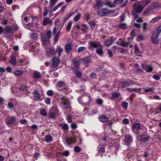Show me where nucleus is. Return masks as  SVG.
I'll return each mask as SVG.
<instances>
[{"mask_svg":"<svg viewBox=\"0 0 161 161\" xmlns=\"http://www.w3.org/2000/svg\"><path fill=\"white\" fill-rule=\"evenodd\" d=\"M161 32V25L159 26L157 29L156 31L154 32L155 33H157L158 35H159V34Z\"/></svg>","mask_w":161,"mask_h":161,"instance_id":"nucleus-60","label":"nucleus"},{"mask_svg":"<svg viewBox=\"0 0 161 161\" xmlns=\"http://www.w3.org/2000/svg\"><path fill=\"white\" fill-rule=\"evenodd\" d=\"M72 25V22L71 21L69 22L66 28V31L67 32H69L70 31Z\"/></svg>","mask_w":161,"mask_h":161,"instance_id":"nucleus-40","label":"nucleus"},{"mask_svg":"<svg viewBox=\"0 0 161 161\" xmlns=\"http://www.w3.org/2000/svg\"><path fill=\"white\" fill-rule=\"evenodd\" d=\"M121 105L124 108L126 109L128 108V103L124 101L122 102Z\"/></svg>","mask_w":161,"mask_h":161,"instance_id":"nucleus-46","label":"nucleus"},{"mask_svg":"<svg viewBox=\"0 0 161 161\" xmlns=\"http://www.w3.org/2000/svg\"><path fill=\"white\" fill-rule=\"evenodd\" d=\"M47 37L48 39L51 38L52 36V32L50 31H48L46 33V34L45 35Z\"/></svg>","mask_w":161,"mask_h":161,"instance_id":"nucleus-63","label":"nucleus"},{"mask_svg":"<svg viewBox=\"0 0 161 161\" xmlns=\"http://www.w3.org/2000/svg\"><path fill=\"white\" fill-rule=\"evenodd\" d=\"M40 113L41 115L43 116H45L47 114V111L45 109L43 108L40 110Z\"/></svg>","mask_w":161,"mask_h":161,"instance_id":"nucleus-39","label":"nucleus"},{"mask_svg":"<svg viewBox=\"0 0 161 161\" xmlns=\"http://www.w3.org/2000/svg\"><path fill=\"white\" fill-rule=\"evenodd\" d=\"M41 74L38 71H35L34 73V77L38 79L40 77Z\"/></svg>","mask_w":161,"mask_h":161,"instance_id":"nucleus-38","label":"nucleus"},{"mask_svg":"<svg viewBox=\"0 0 161 161\" xmlns=\"http://www.w3.org/2000/svg\"><path fill=\"white\" fill-rule=\"evenodd\" d=\"M81 15L80 14H78L74 18V20L75 21H78L80 19Z\"/></svg>","mask_w":161,"mask_h":161,"instance_id":"nucleus-57","label":"nucleus"},{"mask_svg":"<svg viewBox=\"0 0 161 161\" xmlns=\"http://www.w3.org/2000/svg\"><path fill=\"white\" fill-rule=\"evenodd\" d=\"M135 29H133L131 31L130 35L132 36V37H131V40H132L133 39V37L136 35L135 32Z\"/></svg>","mask_w":161,"mask_h":161,"instance_id":"nucleus-62","label":"nucleus"},{"mask_svg":"<svg viewBox=\"0 0 161 161\" xmlns=\"http://www.w3.org/2000/svg\"><path fill=\"white\" fill-rule=\"evenodd\" d=\"M52 66L49 72L54 71L58 69V67L60 61L58 58L54 57L52 60Z\"/></svg>","mask_w":161,"mask_h":161,"instance_id":"nucleus-2","label":"nucleus"},{"mask_svg":"<svg viewBox=\"0 0 161 161\" xmlns=\"http://www.w3.org/2000/svg\"><path fill=\"white\" fill-rule=\"evenodd\" d=\"M133 82L131 80H129L127 81H125L121 83V87L123 88H125V87L131 86Z\"/></svg>","mask_w":161,"mask_h":161,"instance_id":"nucleus-11","label":"nucleus"},{"mask_svg":"<svg viewBox=\"0 0 161 161\" xmlns=\"http://www.w3.org/2000/svg\"><path fill=\"white\" fill-rule=\"evenodd\" d=\"M158 35L157 33H154L152 36L151 37V41L154 44H156L158 42Z\"/></svg>","mask_w":161,"mask_h":161,"instance_id":"nucleus-12","label":"nucleus"},{"mask_svg":"<svg viewBox=\"0 0 161 161\" xmlns=\"http://www.w3.org/2000/svg\"><path fill=\"white\" fill-rule=\"evenodd\" d=\"M46 52L47 55L49 56L54 55L55 53L54 49L53 48L47 49Z\"/></svg>","mask_w":161,"mask_h":161,"instance_id":"nucleus-14","label":"nucleus"},{"mask_svg":"<svg viewBox=\"0 0 161 161\" xmlns=\"http://www.w3.org/2000/svg\"><path fill=\"white\" fill-rule=\"evenodd\" d=\"M91 100V95L87 93H84L78 98L79 102L83 105L88 104Z\"/></svg>","mask_w":161,"mask_h":161,"instance_id":"nucleus-1","label":"nucleus"},{"mask_svg":"<svg viewBox=\"0 0 161 161\" xmlns=\"http://www.w3.org/2000/svg\"><path fill=\"white\" fill-rule=\"evenodd\" d=\"M161 19V17H155L153 18L150 21V22L151 23H154L155 22H157L159 20Z\"/></svg>","mask_w":161,"mask_h":161,"instance_id":"nucleus-42","label":"nucleus"},{"mask_svg":"<svg viewBox=\"0 0 161 161\" xmlns=\"http://www.w3.org/2000/svg\"><path fill=\"white\" fill-rule=\"evenodd\" d=\"M65 50L68 53L72 49V44L70 43L66 44L64 46Z\"/></svg>","mask_w":161,"mask_h":161,"instance_id":"nucleus-23","label":"nucleus"},{"mask_svg":"<svg viewBox=\"0 0 161 161\" xmlns=\"http://www.w3.org/2000/svg\"><path fill=\"white\" fill-rule=\"evenodd\" d=\"M85 49L86 48L84 47H80L78 50L77 52L78 53H80L83 52Z\"/></svg>","mask_w":161,"mask_h":161,"instance_id":"nucleus-64","label":"nucleus"},{"mask_svg":"<svg viewBox=\"0 0 161 161\" xmlns=\"http://www.w3.org/2000/svg\"><path fill=\"white\" fill-rule=\"evenodd\" d=\"M140 125L139 123H134L132 126V129L133 130L137 131L140 129Z\"/></svg>","mask_w":161,"mask_h":161,"instance_id":"nucleus-15","label":"nucleus"},{"mask_svg":"<svg viewBox=\"0 0 161 161\" xmlns=\"http://www.w3.org/2000/svg\"><path fill=\"white\" fill-rule=\"evenodd\" d=\"M88 30V28L86 25H83L82 26L81 30L85 32H86Z\"/></svg>","mask_w":161,"mask_h":161,"instance_id":"nucleus-49","label":"nucleus"},{"mask_svg":"<svg viewBox=\"0 0 161 161\" xmlns=\"http://www.w3.org/2000/svg\"><path fill=\"white\" fill-rule=\"evenodd\" d=\"M150 136H142L141 137V140L145 142L149 140Z\"/></svg>","mask_w":161,"mask_h":161,"instance_id":"nucleus-41","label":"nucleus"},{"mask_svg":"<svg viewBox=\"0 0 161 161\" xmlns=\"http://www.w3.org/2000/svg\"><path fill=\"white\" fill-rule=\"evenodd\" d=\"M81 61H83L84 64L86 66H87V65L89 64L91 62L90 58L88 57L82 59L81 60Z\"/></svg>","mask_w":161,"mask_h":161,"instance_id":"nucleus-27","label":"nucleus"},{"mask_svg":"<svg viewBox=\"0 0 161 161\" xmlns=\"http://www.w3.org/2000/svg\"><path fill=\"white\" fill-rule=\"evenodd\" d=\"M16 118L14 116H11L8 117L6 120V124L8 125L13 124L15 121Z\"/></svg>","mask_w":161,"mask_h":161,"instance_id":"nucleus-10","label":"nucleus"},{"mask_svg":"<svg viewBox=\"0 0 161 161\" xmlns=\"http://www.w3.org/2000/svg\"><path fill=\"white\" fill-rule=\"evenodd\" d=\"M44 140L47 143H50L53 141V139L50 135H47L45 136Z\"/></svg>","mask_w":161,"mask_h":161,"instance_id":"nucleus-29","label":"nucleus"},{"mask_svg":"<svg viewBox=\"0 0 161 161\" xmlns=\"http://www.w3.org/2000/svg\"><path fill=\"white\" fill-rule=\"evenodd\" d=\"M119 26L121 29L122 30L125 29L127 27V25L125 23H121L119 25Z\"/></svg>","mask_w":161,"mask_h":161,"instance_id":"nucleus-43","label":"nucleus"},{"mask_svg":"<svg viewBox=\"0 0 161 161\" xmlns=\"http://www.w3.org/2000/svg\"><path fill=\"white\" fill-rule=\"evenodd\" d=\"M96 3L94 6V8L97 7L98 8L100 9L102 7L104 4V3L100 0H96Z\"/></svg>","mask_w":161,"mask_h":161,"instance_id":"nucleus-13","label":"nucleus"},{"mask_svg":"<svg viewBox=\"0 0 161 161\" xmlns=\"http://www.w3.org/2000/svg\"><path fill=\"white\" fill-rule=\"evenodd\" d=\"M98 119L102 122H106L108 120V118L104 115L100 116Z\"/></svg>","mask_w":161,"mask_h":161,"instance_id":"nucleus-24","label":"nucleus"},{"mask_svg":"<svg viewBox=\"0 0 161 161\" xmlns=\"http://www.w3.org/2000/svg\"><path fill=\"white\" fill-rule=\"evenodd\" d=\"M140 90V89L139 88H127L126 89V91H128L129 92H138Z\"/></svg>","mask_w":161,"mask_h":161,"instance_id":"nucleus-35","label":"nucleus"},{"mask_svg":"<svg viewBox=\"0 0 161 161\" xmlns=\"http://www.w3.org/2000/svg\"><path fill=\"white\" fill-rule=\"evenodd\" d=\"M58 110L55 108H52L49 112V117L51 119H54L58 115Z\"/></svg>","mask_w":161,"mask_h":161,"instance_id":"nucleus-4","label":"nucleus"},{"mask_svg":"<svg viewBox=\"0 0 161 161\" xmlns=\"http://www.w3.org/2000/svg\"><path fill=\"white\" fill-rule=\"evenodd\" d=\"M123 2V0H114V3L117 4H121Z\"/></svg>","mask_w":161,"mask_h":161,"instance_id":"nucleus-59","label":"nucleus"},{"mask_svg":"<svg viewBox=\"0 0 161 161\" xmlns=\"http://www.w3.org/2000/svg\"><path fill=\"white\" fill-rule=\"evenodd\" d=\"M105 5L110 8L114 7V5L111 3L110 2H107L105 4Z\"/></svg>","mask_w":161,"mask_h":161,"instance_id":"nucleus-47","label":"nucleus"},{"mask_svg":"<svg viewBox=\"0 0 161 161\" xmlns=\"http://www.w3.org/2000/svg\"><path fill=\"white\" fill-rule=\"evenodd\" d=\"M59 127H60L61 129L65 131L67 130L68 129V125L66 124L63 123L59 124Z\"/></svg>","mask_w":161,"mask_h":161,"instance_id":"nucleus-26","label":"nucleus"},{"mask_svg":"<svg viewBox=\"0 0 161 161\" xmlns=\"http://www.w3.org/2000/svg\"><path fill=\"white\" fill-rule=\"evenodd\" d=\"M120 95L119 93L115 92L112 94V98H115L119 97Z\"/></svg>","mask_w":161,"mask_h":161,"instance_id":"nucleus-58","label":"nucleus"},{"mask_svg":"<svg viewBox=\"0 0 161 161\" xmlns=\"http://www.w3.org/2000/svg\"><path fill=\"white\" fill-rule=\"evenodd\" d=\"M61 28H62V27H61L60 28V29H59V31L56 34V35H55L54 38L55 41H56V42L57 41L58 39V37H59V32H60V31L61 29Z\"/></svg>","mask_w":161,"mask_h":161,"instance_id":"nucleus-50","label":"nucleus"},{"mask_svg":"<svg viewBox=\"0 0 161 161\" xmlns=\"http://www.w3.org/2000/svg\"><path fill=\"white\" fill-rule=\"evenodd\" d=\"M24 73L23 71L17 70L14 72V74L17 76H20L22 75Z\"/></svg>","mask_w":161,"mask_h":161,"instance_id":"nucleus-37","label":"nucleus"},{"mask_svg":"<svg viewBox=\"0 0 161 161\" xmlns=\"http://www.w3.org/2000/svg\"><path fill=\"white\" fill-rule=\"evenodd\" d=\"M5 31L6 33H13V28L11 26H7L5 28Z\"/></svg>","mask_w":161,"mask_h":161,"instance_id":"nucleus-30","label":"nucleus"},{"mask_svg":"<svg viewBox=\"0 0 161 161\" xmlns=\"http://www.w3.org/2000/svg\"><path fill=\"white\" fill-rule=\"evenodd\" d=\"M51 23V21L47 17L44 18L42 22L43 25L45 26L47 24H50Z\"/></svg>","mask_w":161,"mask_h":161,"instance_id":"nucleus-20","label":"nucleus"},{"mask_svg":"<svg viewBox=\"0 0 161 161\" xmlns=\"http://www.w3.org/2000/svg\"><path fill=\"white\" fill-rule=\"evenodd\" d=\"M57 86L59 90H61L65 93L66 92L65 90L66 89L67 86L66 84L63 81H59L57 83Z\"/></svg>","mask_w":161,"mask_h":161,"instance_id":"nucleus-6","label":"nucleus"},{"mask_svg":"<svg viewBox=\"0 0 161 161\" xmlns=\"http://www.w3.org/2000/svg\"><path fill=\"white\" fill-rule=\"evenodd\" d=\"M63 2L59 3L56 6L54 7L53 9V10H57L59 9V8L63 5Z\"/></svg>","mask_w":161,"mask_h":161,"instance_id":"nucleus-44","label":"nucleus"},{"mask_svg":"<svg viewBox=\"0 0 161 161\" xmlns=\"http://www.w3.org/2000/svg\"><path fill=\"white\" fill-rule=\"evenodd\" d=\"M151 2L150 0H145L144 1H143L142 2V4L144 5V7H145L148 4L150 3Z\"/></svg>","mask_w":161,"mask_h":161,"instance_id":"nucleus-45","label":"nucleus"},{"mask_svg":"<svg viewBox=\"0 0 161 161\" xmlns=\"http://www.w3.org/2000/svg\"><path fill=\"white\" fill-rule=\"evenodd\" d=\"M142 11H133L132 12V15L135 19H137L139 16V14Z\"/></svg>","mask_w":161,"mask_h":161,"instance_id":"nucleus-18","label":"nucleus"},{"mask_svg":"<svg viewBox=\"0 0 161 161\" xmlns=\"http://www.w3.org/2000/svg\"><path fill=\"white\" fill-rule=\"evenodd\" d=\"M58 0H50L48 6L49 9L51 10Z\"/></svg>","mask_w":161,"mask_h":161,"instance_id":"nucleus-31","label":"nucleus"},{"mask_svg":"<svg viewBox=\"0 0 161 161\" xmlns=\"http://www.w3.org/2000/svg\"><path fill=\"white\" fill-rule=\"evenodd\" d=\"M65 142L67 143V144L68 145H70L75 143L76 141L70 138H67L65 140Z\"/></svg>","mask_w":161,"mask_h":161,"instance_id":"nucleus-25","label":"nucleus"},{"mask_svg":"<svg viewBox=\"0 0 161 161\" xmlns=\"http://www.w3.org/2000/svg\"><path fill=\"white\" fill-rule=\"evenodd\" d=\"M60 154L62 156H64L67 157L69 155V152L68 151H66L64 152L61 153Z\"/></svg>","mask_w":161,"mask_h":161,"instance_id":"nucleus-55","label":"nucleus"},{"mask_svg":"<svg viewBox=\"0 0 161 161\" xmlns=\"http://www.w3.org/2000/svg\"><path fill=\"white\" fill-rule=\"evenodd\" d=\"M116 39V38H114V37L112 36L105 42L104 44L106 46H110L113 43Z\"/></svg>","mask_w":161,"mask_h":161,"instance_id":"nucleus-9","label":"nucleus"},{"mask_svg":"<svg viewBox=\"0 0 161 161\" xmlns=\"http://www.w3.org/2000/svg\"><path fill=\"white\" fill-rule=\"evenodd\" d=\"M97 12L98 15L103 16L111 15L114 13V11H97Z\"/></svg>","mask_w":161,"mask_h":161,"instance_id":"nucleus-7","label":"nucleus"},{"mask_svg":"<svg viewBox=\"0 0 161 161\" xmlns=\"http://www.w3.org/2000/svg\"><path fill=\"white\" fill-rule=\"evenodd\" d=\"M89 24L91 26V28L92 29H93L94 27L96 25V23L94 21H91L89 22Z\"/></svg>","mask_w":161,"mask_h":161,"instance_id":"nucleus-48","label":"nucleus"},{"mask_svg":"<svg viewBox=\"0 0 161 161\" xmlns=\"http://www.w3.org/2000/svg\"><path fill=\"white\" fill-rule=\"evenodd\" d=\"M30 37L33 41H36L38 39V35L36 33H32L30 35Z\"/></svg>","mask_w":161,"mask_h":161,"instance_id":"nucleus-33","label":"nucleus"},{"mask_svg":"<svg viewBox=\"0 0 161 161\" xmlns=\"http://www.w3.org/2000/svg\"><path fill=\"white\" fill-rule=\"evenodd\" d=\"M16 60L15 57L14 56H12L9 63L12 65H14L16 64Z\"/></svg>","mask_w":161,"mask_h":161,"instance_id":"nucleus-32","label":"nucleus"},{"mask_svg":"<svg viewBox=\"0 0 161 161\" xmlns=\"http://www.w3.org/2000/svg\"><path fill=\"white\" fill-rule=\"evenodd\" d=\"M129 123L128 119L127 118L124 119L122 121V123L124 125H126Z\"/></svg>","mask_w":161,"mask_h":161,"instance_id":"nucleus-61","label":"nucleus"},{"mask_svg":"<svg viewBox=\"0 0 161 161\" xmlns=\"http://www.w3.org/2000/svg\"><path fill=\"white\" fill-rule=\"evenodd\" d=\"M98 152L101 153H105V148L103 147H99L98 150Z\"/></svg>","mask_w":161,"mask_h":161,"instance_id":"nucleus-56","label":"nucleus"},{"mask_svg":"<svg viewBox=\"0 0 161 161\" xmlns=\"http://www.w3.org/2000/svg\"><path fill=\"white\" fill-rule=\"evenodd\" d=\"M97 103L98 105H101L103 103V100L101 98H98L96 100Z\"/></svg>","mask_w":161,"mask_h":161,"instance_id":"nucleus-53","label":"nucleus"},{"mask_svg":"<svg viewBox=\"0 0 161 161\" xmlns=\"http://www.w3.org/2000/svg\"><path fill=\"white\" fill-rule=\"evenodd\" d=\"M74 151L75 153H79L80 151V148L78 146H75L74 148Z\"/></svg>","mask_w":161,"mask_h":161,"instance_id":"nucleus-54","label":"nucleus"},{"mask_svg":"<svg viewBox=\"0 0 161 161\" xmlns=\"http://www.w3.org/2000/svg\"><path fill=\"white\" fill-rule=\"evenodd\" d=\"M63 51V49L61 48L60 47L57 46V48H56V50L55 51V53H58V57H59L61 55V53Z\"/></svg>","mask_w":161,"mask_h":161,"instance_id":"nucleus-34","label":"nucleus"},{"mask_svg":"<svg viewBox=\"0 0 161 161\" xmlns=\"http://www.w3.org/2000/svg\"><path fill=\"white\" fill-rule=\"evenodd\" d=\"M61 104L66 109H68L69 108V102L68 98L65 96L62 97L61 98Z\"/></svg>","mask_w":161,"mask_h":161,"instance_id":"nucleus-5","label":"nucleus"},{"mask_svg":"<svg viewBox=\"0 0 161 161\" xmlns=\"http://www.w3.org/2000/svg\"><path fill=\"white\" fill-rule=\"evenodd\" d=\"M60 22L58 20H56L55 22V27L53 29V33L55 34L57 31L60 26Z\"/></svg>","mask_w":161,"mask_h":161,"instance_id":"nucleus-17","label":"nucleus"},{"mask_svg":"<svg viewBox=\"0 0 161 161\" xmlns=\"http://www.w3.org/2000/svg\"><path fill=\"white\" fill-rule=\"evenodd\" d=\"M141 67L147 73H150L152 71L153 68L151 65H147L142 64L141 65Z\"/></svg>","mask_w":161,"mask_h":161,"instance_id":"nucleus-8","label":"nucleus"},{"mask_svg":"<svg viewBox=\"0 0 161 161\" xmlns=\"http://www.w3.org/2000/svg\"><path fill=\"white\" fill-rule=\"evenodd\" d=\"M76 76L78 78H80L81 76V73L78 71L75 72Z\"/></svg>","mask_w":161,"mask_h":161,"instance_id":"nucleus-52","label":"nucleus"},{"mask_svg":"<svg viewBox=\"0 0 161 161\" xmlns=\"http://www.w3.org/2000/svg\"><path fill=\"white\" fill-rule=\"evenodd\" d=\"M96 52L98 55L100 56H102L103 55V52L102 49V44L101 45V47H99L97 49Z\"/></svg>","mask_w":161,"mask_h":161,"instance_id":"nucleus-22","label":"nucleus"},{"mask_svg":"<svg viewBox=\"0 0 161 161\" xmlns=\"http://www.w3.org/2000/svg\"><path fill=\"white\" fill-rule=\"evenodd\" d=\"M88 48L89 49L92 50L94 48H97L99 47H101V44L100 42H95L91 41L88 43Z\"/></svg>","mask_w":161,"mask_h":161,"instance_id":"nucleus-3","label":"nucleus"},{"mask_svg":"<svg viewBox=\"0 0 161 161\" xmlns=\"http://www.w3.org/2000/svg\"><path fill=\"white\" fill-rule=\"evenodd\" d=\"M80 61L81 60L77 61L75 59H74L73 60V63L76 68H77L79 67L80 64Z\"/></svg>","mask_w":161,"mask_h":161,"instance_id":"nucleus-36","label":"nucleus"},{"mask_svg":"<svg viewBox=\"0 0 161 161\" xmlns=\"http://www.w3.org/2000/svg\"><path fill=\"white\" fill-rule=\"evenodd\" d=\"M49 39L45 35H41V40L44 44H46L48 43Z\"/></svg>","mask_w":161,"mask_h":161,"instance_id":"nucleus-21","label":"nucleus"},{"mask_svg":"<svg viewBox=\"0 0 161 161\" xmlns=\"http://www.w3.org/2000/svg\"><path fill=\"white\" fill-rule=\"evenodd\" d=\"M33 97L37 99H39L41 97L40 94L38 92L37 90H35L33 93Z\"/></svg>","mask_w":161,"mask_h":161,"instance_id":"nucleus-28","label":"nucleus"},{"mask_svg":"<svg viewBox=\"0 0 161 161\" xmlns=\"http://www.w3.org/2000/svg\"><path fill=\"white\" fill-rule=\"evenodd\" d=\"M153 89L151 87L148 88H145L144 89V92L145 93H148L149 92H151L153 91Z\"/></svg>","mask_w":161,"mask_h":161,"instance_id":"nucleus-51","label":"nucleus"},{"mask_svg":"<svg viewBox=\"0 0 161 161\" xmlns=\"http://www.w3.org/2000/svg\"><path fill=\"white\" fill-rule=\"evenodd\" d=\"M133 141L131 136L130 134H127L125 136V141L127 142L131 143Z\"/></svg>","mask_w":161,"mask_h":161,"instance_id":"nucleus-19","label":"nucleus"},{"mask_svg":"<svg viewBox=\"0 0 161 161\" xmlns=\"http://www.w3.org/2000/svg\"><path fill=\"white\" fill-rule=\"evenodd\" d=\"M134 10H142L144 7L143 6H142L140 4H135L133 5Z\"/></svg>","mask_w":161,"mask_h":161,"instance_id":"nucleus-16","label":"nucleus"}]
</instances>
